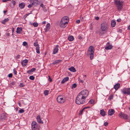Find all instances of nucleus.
Masks as SVG:
<instances>
[{
    "instance_id": "nucleus-41",
    "label": "nucleus",
    "mask_w": 130,
    "mask_h": 130,
    "mask_svg": "<svg viewBox=\"0 0 130 130\" xmlns=\"http://www.w3.org/2000/svg\"><path fill=\"white\" fill-rule=\"evenodd\" d=\"M12 73H10L8 75V77H12Z\"/></svg>"
},
{
    "instance_id": "nucleus-52",
    "label": "nucleus",
    "mask_w": 130,
    "mask_h": 130,
    "mask_svg": "<svg viewBox=\"0 0 130 130\" xmlns=\"http://www.w3.org/2000/svg\"><path fill=\"white\" fill-rule=\"evenodd\" d=\"M78 38L80 39H81L82 38V37L80 35H79L78 36Z\"/></svg>"
},
{
    "instance_id": "nucleus-3",
    "label": "nucleus",
    "mask_w": 130,
    "mask_h": 130,
    "mask_svg": "<svg viewBox=\"0 0 130 130\" xmlns=\"http://www.w3.org/2000/svg\"><path fill=\"white\" fill-rule=\"evenodd\" d=\"M94 51V48L92 46H90L88 50L87 55L90 56V59L91 60H92L93 59Z\"/></svg>"
},
{
    "instance_id": "nucleus-38",
    "label": "nucleus",
    "mask_w": 130,
    "mask_h": 130,
    "mask_svg": "<svg viewBox=\"0 0 130 130\" xmlns=\"http://www.w3.org/2000/svg\"><path fill=\"white\" fill-rule=\"evenodd\" d=\"M19 86L20 87H23L24 86V85L23 83H20Z\"/></svg>"
},
{
    "instance_id": "nucleus-51",
    "label": "nucleus",
    "mask_w": 130,
    "mask_h": 130,
    "mask_svg": "<svg viewBox=\"0 0 130 130\" xmlns=\"http://www.w3.org/2000/svg\"><path fill=\"white\" fill-rule=\"evenodd\" d=\"M80 22V20H77L76 21V23H79Z\"/></svg>"
},
{
    "instance_id": "nucleus-64",
    "label": "nucleus",
    "mask_w": 130,
    "mask_h": 130,
    "mask_svg": "<svg viewBox=\"0 0 130 130\" xmlns=\"http://www.w3.org/2000/svg\"><path fill=\"white\" fill-rule=\"evenodd\" d=\"M86 77V75H85L84 76V77Z\"/></svg>"
},
{
    "instance_id": "nucleus-48",
    "label": "nucleus",
    "mask_w": 130,
    "mask_h": 130,
    "mask_svg": "<svg viewBox=\"0 0 130 130\" xmlns=\"http://www.w3.org/2000/svg\"><path fill=\"white\" fill-rule=\"evenodd\" d=\"M32 72H31V70H29L27 72V73H28V74H30Z\"/></svg>"
},
{
    "instance_id": "nucleus-23",
    "label": "nucleus",
    "mask_w": 130,
    "mask_h": 130,
    "mask_svg": "<svg viewBox=\"0 0 130 130\" xmlns=\"http://www.w3.org/2000/svg\"><path fill=\"white\" fill-rule=\"evenodd\" d=\"M50 28V23H48L46 25V27L45 30L46 31H48Z\"/></svg>"
},
{
    "instance_id": "nucleus-36",
    "label": "nucleus",
    "mask_w": 130,
    "mask_h": 130,
    "mask_svg": "<svg viewBox=\"0 0 130 130\" xmlns=\"http://www.w3.org/2000/svg\"><path fill=\"white\" fill-rule=\"evenodd\" d=\"M84 109V108L83 109L81 110L80 111L79 113V115H81L82 114Z\"/></svg>"
},
{
    "instance_id": "nucleus-33",
    "label": "nucleus",
    "mask_w": 130,
    "mask_h": 130,
    "mask_svg": "<svg viewBox=\"0 0 130 130\" xmlns=\"http://www.w3.org/2000/svg\"><path fill=\"white\" fill-rule=\"evenodd\" d=\"M38 25V23L36 22H34L33 24V25L35 27H37Z\"/></svg>"
},
{
    "instance_id": "nucleus-56",
    "label": "nucleus",
    "mask_w": 130,
    "mask_h": 130,
    "mask_svg": "<svg viewBox=\"0 0 130 130\" xmlns=\"http://www.w3.org/2000/svg\"><path fill=\"white\" fill-rule=\"evenodd\" d=\"M49 80V81H50V82H51L52 81V80L50 78V77H49V79H48Z\"/></svg>"
},
{
    "instance_id": "nucleus-62",
    "label": "nucleus",
    "mask_w": 130,
    "mask_h": 130,
    "mask_svg": "<svg viewBox=\"0 0 130 130\" xmlns=\"http://www.w3.org/2000/svg\"><path fill=\"white\" fill-rule=\"evenodd\" d=\"M43 10H44V11L45 12L47 11V10L46 9H44Z\"/></svg>"
},
{
    "instance_id": "nucleus-43",
    "label": "nucleus",
    "mask_w": 130,
    "mask_h": 130,
    "mask_svg": "<svg viewBox=\"0 0 130 130\" xmlns=\"http://www.w3.org/2000/svg\"><path fill=\"white\" fill-rule=\"evenodd\" d=\"M36 70L35 68H32L31 69V72H33L34 71H35Z\"/></svg>"
},
{
    "instance_id": "nucleus-44",
    "label": "nucleus",
    "mask_w": 130,
    "mask_h": 130,
    "mask_svg": "<svg viewBox=\"0 0 130 130\" xmlns=\"http://www.w3.org/2000/svg\"><path fill=\"white\" fill-rule=\"evenodd\" d=\"M33 5L32 4H29L28 5L27 7L29 8H30L32 7V6Z\"/></svg>"
},
{
    "instance_id": "nucleus-34",
    "label": "nucleus",
    "mask_w": 130,
    "mask_h": 130,
    "mask_svg": "<svg viewBox=\"0 0 130 130\" xmlns=\"http://www.w3.org/2000/svg\"><path fill=\"white\" fill-rule=\"evenodd\" d=\"M24 112V110L22 109H20L19 110V112L20 113H22Z\"/></svg>"
},
{
    "instance_id": "nucleus-57",
    "label": "nucleus",
    "mask_w": 130,
    "mask_h": 130,
    "mask_svg": "<svg viewBox=\"0 0 130 130\" xmlns=\"http://www.w3.org/2000/svg\"><path fill=\"white\" fill-rule=\"evenodd\" d=\"M2 2H4V3H5V2H6V0H3L2 1Z\"/></svg>"
},
{
    "instance_id": "nucleus-63",
    "label": "nucleus",
    "mask_w": 130,
    "mask_h": 130,
    "mask_svg": "<svg viewBox=\"0 0 130 130\" xmlns=\"http://www.w3.org/2000/svg\"><path fill=\"white\" fill-rule=\"evenodd\" d=\"M31 12H30V13H28V14L29 15V14H31Z\"/></svg>"
},
{
    "instance_id": "nucleus-50",
    "label": "nucleus",
    "mask_w": 130,
    "mask_h": 130,
    "mask_svg": "<svg viewBox=\"0 0 130 130\" xmlns=\"http://www.w3.org/2000/svg\"><path fill=\"white\" fill-rule=\"evenodd\" d=\"M95 19L98 20L99 19V18L98 17H95Z\"/></svg>"
},
{
    "instance_id": "nucleus-60",
    "label": "nucleus",
    "mask_w": 130,
    "mask_h": 130,
    "mask_svg": "<svg viewBox=\"0 0 130 130\" xmlns=\"http://www.w3.org/2000/svg\"><path fill=\"white\" fill-rule=\"evenodd\" d=\"M28 14L27 13V14H26V15H24V16H26V17H26L27 16H28Z\"/></svg>"
},
{
    "instance_id": "nucleus-28",
    "label": "nucleus",
    "mask_w": 130,
    "mask_h": 130,
    "mask_svg": "<svg viewBox=\"0 0 130 130\" xmlns=\"http://www.w3.org/2000/svg\"><path fill=\"white\" fill-rule=\"evenodd\" d=\"M9 19L7 18L6 19H5L2 22V23L3 24H5L6 22L8 21Z\"/></svg>"
},
{
    "instance_id": "nucleus-10",
    "label": "nucleus",
    "mask_w": 130,
    "mask_h": 130,
    "mask_svg": "<svg viewBox=\"0 0 130 130\" xmlns=\"http://www.w3.org/2000/svg\"><path fill=\"white\" fill-rule=\"evenodd\" d=\"M60 22H66L68 23L69 22V18L67 16H64L62 18Z\"/></svg>"
},
{
    "instance_id": "nucleus-17",
    "label": "nucleus",
    "mask_w": 130,
    "mask_h": 130,
    "mask_svg": "<svg viewBox=\"0 0 130 130\" xmlns=\"http://www.w3.org/2000/svg\"><path fill=\"white\" fill-rule=\"evenodd\" d=\"M115 113L114 110L112 109H109L108 111V114L110 116L112 115Z\"/></svg>"
},
{
    "instance_id": "nucleus-42",
    "label": "nucleus",
    "mask_w": 130,
    "mask_h": 130,
    "mask_svg": "<svg viewBox=\"0 0 130 130\" xmlns=\"http://www.w3.org/2000/svg\"><path fill=\"white\" fill-rule=\"evenodd\" d=\"M12 3L13 4V6H14L15 4V2L14 1L12 0L11 1Z\"/></svg>"
},
{
    "instance_id": "nucleus-9",
    "label": "nucleus",
    "mask_w": 130,
    "mask_h": 130,
    "mask_svg": "<svg viewBox=\"0 0 130 130\" xmlns=\"http://www.w3.org/2000/svg\"><path fill=\"white\" fill-rule=\"evenodd\" d=\"M107 23H104L101 24V29L102 31H105L107 30Z\"/></svg>"
},
{
    "instance_id": "nucleus-16",
    "label": "nucleus",
    "mask_w": 130,
    "mask_h": 130,
    "mask_svg": "<svg viewBox=\"0 0 130 130\" xmlns=\"http://www.w3.org/2000/svg\"><path fill=\"white\" fill-rule=\"evenodd\" d=\"M37 121L39 123L43 124V122L41 120L40 116V115H39L38 116L37 118Z\"/></svg>"
},
{
    "instance_id": "nucleus-30",
    "label": "nucleus",
    "mask_w": 130,
    "mask_h": 130,
    "mask_svg": "<svg viewBox=\"0 0 130 130\" xmlns=\"http://www.w3.org/2000/svg\"><path fill=\"white\" fill-rule=\"evenodd\" d=\"M49 91L48 90H45L44 91V94L45 95H47L48 94Z\"/></svg>"
},
{
    "instance_id": "nucleus-25",
    "label": "nucleus",
    "mask_w": 130,
    "mask_h": 130,
    "mask_svg": "<svg viewBox=\"0 0 130 130\" xmlns=\"http://www.w3.org/2000/svg\"><path fill=\"white\" fill-rule=\"evenodd\" d=\"M100 114L102 116H105L106 115V113L104 110L102 109L101 110H100Z\"/></svg>"
},
{
    "instance_id": "nucleus-14",
    "label": "nucleus",
    "mask_w": 130,
    "mask_h": 130,
    "mask_svg": "<svg viewBox=\"0 0 130 130\" xmlns=\"http://www.w3.org/2000/svg\"><path fill=\"white\" fill-rule=\"evenodd\" d=\"M112 47V46L110 45L109 42L107 43V46L105 47V49L106 50H109L111 49Z\"/></svg>"
},
{
    "instance_id": "nucleus-15",
    "label": "nucleus",
    "mask_w": 130,
    "mask_h": 130,
    "mask_svg": "<svg viewBox=\"0 0 130 130\" xmlns=\"http://www.w3.org/2000/svg\"><path fill=\"white\" fill-rule=\"evenodd\" d=\"M58 47L59 45H57L56 46L55 48L54 49V51L53 53V54H55L58 52Z\"/></svg>"
},
{
    "instance_id": "nucleus-19",
    "label": "nucleus",
    "mask_w": 130,
    "mask_h": 130,
    "mask_svg": "<svg viewBox=\"0 0 130 130\" xmlns=\"http://www.w3.org/2000/svg\"><path fill=\"white\" fill-rule=\"evenodd\" d=\"M120 84L119 83H117L114 86V88L116 90H117L120 87Z\"/></svg>"
},
{
    "instance_id": "nucleus-13",
    "label": "nucleus",
    "mask_w": 130,
    "mask_h": 130,
    "mask_svg": "<svg viewBox=\"0 0 130 130\" xmlns=\"http://www.w3.org/2000/svg\"><path fill=\"white\" fill-rule=\"evenodd\" d=\"M28 62V60L27 59H25L21 61V64L23 66L25 67L26 66Z\"/></svg>"
},
{
    "instance_id": "nucleus-47",
    "label": "nucleus",
    "mask_w": 130,
    "mask_h": 130,
    "mask_svg": "<svg viewBox=\"0 0 130 130\" xmlns=\"http://www.w3.org/2000/svg\"><path fill=\"white\" fill-rule=\"evenodd\" d=\"M40 6L41 7H42V8H43V9H44L45 7H44V5H43V4H41Z\"/></svg>"
},
{
    "instance_id": "nucleus-5",
    "label": "nucleus",
    "mask_w": 130,
    "mask_h": 130,
    "mask_svg": "<svg viewBox=\"0 0 130 130\" xmlns=\"http://www.w3.org/2000/svg\"><path fill=\"white\" fill-rule=\"evenodd\" d=\"M29 2L33 5L35 6L40 4V1L38 0H30Z\"/></svg>"
},
{
    "instance_id": "nucleus-58",
    "label": "nucleus",
    "mask_w": 130,
    "mask_h": 130,
    "mask_svg": "<svg viewBox=\"0 0 130 130\" xmlns=\"http://www.w3.org/2000/svg\"><path fill=\"white\" fill-rule=\"evenodd\" d=\"M128 29L129 30H130V25L128 26Z\"/></svg>"
},
{
    "instance_id": "nucleus-37",
    "label": "nucleus",
    "mask_w": 130,
    "mask_h": 130,
    "mask_svg": "<svg viewBox=\"0 0 130 130\" xmlns=\"http://www.w3.org/2000/svg\"><path fill=\"white\" fill-rule=\"evenodd\" d=\"M23 46H26V45H27V43L26 42L24 41V42H23Z\"/></svg>"
},
{
    "instance_id": "nucleus-21",
    "label": "nucleus",
    "mask_w": 130,
    "mask_h": 130,
    "mask_svg": "<svg viewBox=\"0 0 130 130\" xmlns=\"http://www.w3.org/2000/svg\"><path fill=\"white\" fill-rule=\"evenodd\" d=\"M25 5V4L24 3H21L19 4V7L21 9H23Z\"/></svg>"
},
{
    "instance_id": "nucleus-18",
    "label": "nucleus",
    "mask_w": 130,
    "mask_h": 130,
    "mask_svg": "<svg viewBox=\"0 0 130 130\" xmlns=\"http://www.w3.org/2000/svg\"><path fill=\"white\" fill-rule=\"evenodd\" d=\"M69 79V77H67L65 78H64L61 81V84H63L66 82L68 81Z\"/></svg>"
},
{
    "instance_id": "nucleus-53",
    "label": "nucleus",
    "mask_w": 130,
    "mask_h": 130,
    "mask_svg": "<svg viewBox=\"0 0 130 130\" xmlns=\"http://www.w3.org/2000/svg\"><path fill=\"white\" fill-rule=\"evenodd\" d=\"M121 19H118L117 20V21L118 22H121Z\"/></svg>"
},
{
    "instance_id": "nucleus-11",
    "label": "nucleus",
    "mask_w": 130,
    "mask_h": 130,
    "mask_svg": "<svg viewBox=\"0 0 130 130\" xmlns=\"http://www.w3.org/2000/svg\"><path fill=\"white\" fill-rule=\"evenodd\" d=\"M68 23L66 22H60L59 25L61 27L64 28L67 26Z\"/></svg>"
},
{
    "instance_id": "nucleus-12",
    "label": "nucleus",
    "mask_w": 130,
    "mask_h": 130,
    "mask_svg": "<svg viewBox=\"0 0 130 130\" xmlns=\"http://www.w3.org/2000/svg\"><path fill=\"white\" fill-rule=\"evenodd\" d=\"M36 123H37L35 122H33L31 124L32 128L33 130H35L36 129Z\"/></svg>"
},
{
    "instance_id": "nucleus-6",
    "label": "nucleus",
    "mask_w": 130,
    "mask_h": 130,
    "mask_svg": "<svg viewBox=\"0 0 130 130\" xmlns=\"http://www.w3.org/2000/svg\"><path fill=\"white\" fill-rule=\"evenodd\" d=\"M121 92L123 94H127L128 95H130V88H125L121 90Z\"/></svg>"
},
{
    "instance_id": "nucleus-2",
    "label": "nucleus",
    "mask_w": 130,
    "mask_h": 130,
    "mask_svg": "<svg viewBox=\"0 0 130 130\" xmlns=\"http://www.w3.org/2000/svg\"><path fill=\"white\" fill-rule=\"evenodd\" d=\"M115 3L119 11H120L123 8V2L122 0H115Z\"/></svg>"
},
{
    "instance_id": "nucleus-55",
    "label": "nucleus",
    "mask_w": 130,
    "mask_h": 130,
    "mask_svg": "<svg viewBox=\"0 0 130 130\" xmlns=\"http://www.w3.org/2000/svg\"><path fill=\"white\" fill-rule=\"evenodd\" d=\"M7 10H5V11H3V12L4 13H6V12H7Z\"/></svg>"
},
{
    "instance_id": "nucleus-26",
    "label": "nucleus",
    "mask_w": 130,
    "mask_h": 130,
    "mask_svg": "<svg viewBox=\"0 0 130 130\" xmlns=\"http://www.w3.org/2000/svg\"><path fill=\"white\" fill-rule=\"evenodd\" d=\"M62 60H56L52 64H56L59 63Z\"/></svg>"
},
{
    "instance_id": "nucleus-59",
    "label": "nucleus",
    "mask_w": 130,
    "mask_h": 130,
    "mask_svg": "<svg viewBox=\"0 0 130 130\" xmlns=\"http://www.w3.org/2000/svg\"><path fill=\"white\" fill-rule=\"evenodd\" d=\"M10 34L9 33H8L7 34V35L8 36H10Z\"/></svg>"
},
{
    "instance_id": "nucleus-49",
    "label": "nucleus",
    "mask_w": 130,
    "mask_h": 130,
    "mask_svg": "<svg viewBox=\"0 0 130 130\" xmlns=\"http://www.w3.org/2000/svg\"><path fill=\"white\" fill-rule=\"evenodd\" d=\"M14 28H12V35H13V33L14 32Z\"/></svg>"
},
{
    "instance_id": "nucleus-24",
    "label": "nucleus",
    "mask_w": 130,
    "mask_h": 130,
    "mask_svg": "<svg viewBox=\"0 0 130 130\" xmlns=\"http://www.w3.org/2000/svg\"><path fill=\"white\" fill-rule=\"evenodd\" d=\"M22 30V28L21 27L19 28L18 27L17 28L16 32L17 33L20 34Z\"/></svg>"
},
{
    "instance_id": "nucleus-22",
    "label": "nucleus",
    "mask_w": 130,
    "mask_h": 130,
    "mask_svg": "<svg viewBox=\"0 0 130 130\" xmlns=\"http://www.w3.org/2000/svg\"><path fill=\"white\" fill-rule=\"evenodd\" d=\"M69 70L73 72H75L76 71L75 69L73 67H71L69 68Z\"/></svg>"
},
{
    "instance_id": "nucleus-27",
    "label": "nucleus",
    "mask_w": 130,
    "mask_h": 130,
    "mask_svg": "<svg viewBox=\"0 0 130 130\" xmlns=\"http://www.w3.org/2000/svg\"><path fill=\"white\" fill-rule=\"evenodd\" d=\"M116 23L115 21L114 20H112L111 21V26L112 27H113L115 26Z\"/></svg>"
},
{
    "instance_id": "nucleus-45",
    "label": "nucleus",
    "mask_w": 130,
    "mask_h": 130,
    "mask_svg": "<svg viewBox=\"0 0 130 130\" xmlns=\"http://www.w3.org/2000/svg\"><path fill=\"white\" fill-rule=\"evenodd\" d=\"M108 123L107 122H105L104 123V125L105 126H107L108 125Z\"/></svg>"
},
{
    "instance_id": "nucleus-39",
    "label": "nucleus",
    "mask_w": 130,
    "mask_h": 130,
    "mask_svg": "<svg viewBox=\"0 0 130 130\" xmlns=\"http://www.w3.org/2000/svg\"><path fill=\"white\" fill-rule=\"evenodd\" d=\"M13 73L15 75H17V72L16 71L15 69H14L13 70Z\"/></svg>"
},
{
    "instance_id": "nucleus-46",
    "label": "nucleus",
    "mask_w": 130,
    "mask_h": 130,
    "mask_svg": "<svg viewBox=\"0 0 130 130\" xmlns=\"http://www.w3.org/2000/svg\"><path fill=\"white\" fill-rule=\"evenodd\" d=\"M20 55H18L16 57V58L17 59L19 58H20Z\"/></svg>"
},
{
    "instance_id": "nucleus-29",
    "label": "nucleus",
    "mask_w": 130,
    "mask_h": 130,
    "mask_svg": "<svg viewBox=\"0 0 130 130\" xmlns=\"http://www.w3.org/2000/svg\"><path fill=\"white\" fill-rule=\"evenodd\" d=\"M68 39L69 41H72L73 40L74 38L73 36H71L68 37Z\"/></svg>"
},
{
    "instance_id": "nucleus-1",
    "label": "nucleus",
    "mask_w": 130,
    "mask_h": 130,
    "mask_svg": "<svg viewBox=\"0 0 130 130\" xmlns=\"http://www.w3.org/2000/svg\"><path fill=\"white\" fill-rule=\"evenodd\" d=\"M89 94V92L87 90H84L78 94L76 97L75 103L79 105L84 103L86 101V98Z\"/></svg>"
},
{
    "instance_id": "nucleus-61",
    "label": "nucleus",
    "mask_w": 130,
    "mask_h": 130,
    "mask_svg": "<svg viewBox=\"0 0 130 130\" xmlns=\"http://www.w3.org/2000/svg\"><path fill=\"white\" fill-rule=\"evenodd\" d=\"M18 104H19V106H21V104H20V103H19Z\"/></svg>"
},
{
    "instance_id": "nucleus-31",
    "label": "nucleus",
    "mask_w": 130,
    "mask_h": 130,
    "mask_svg": "<svg viewBox=\"0 0 130 130\" xmlns=\"http://www.w3.org/2000/svg\"><path fill=\"white\" fill-rule=\"evenodd\" d=\"M113 95H111L109 96V98L108 99L109 100H111L113 98Z\"/></svg>"
},
{
    "instance_id": "nucleus-7",
    "label": "nucleus",
    "mask_w": 130,
    "mask_h": 130,
    "mask_svg": "<svg viewBox=\"0 0 130 130\" xmlns=\"http://www.w3.org/2000/svg\"><path fill=\"white\" fill-rule=\"evenodd\" d=\"M119 116L120 118L125 120L128 119V117L127 114L122 112H121L119 113Z\"/></svg>"
},
{
    "instance_id": "nucleus-35",
    "label": "nucleus",
    "mask_w": 130,
    "mask_h": 130,
    "mask_svg": "<svg viewBox=\"0 0 130 130\" xmlns=\"http://www.w3.org/2000/svg\"><path fill=\"white\" fill-rule=\"evenodd\" d=\"M30 79L32 80H34L35 79V77L33 76H31L29 77Z\"/></svg>"
},
{
    "instance_id": "nucleus-54",
    "label": "nucleus",
    "mask_w": 130,
    "mask_h": 130,
    "mask_svg": "<svg viewBox=\"0 0 130 130\" xmlns=\"http://www.w3.org/2000/svg\"><path fill=\"white\" fill-rule=\"evenodd\" d=\"M46 23V22L45 21H44L42 22L43 24H45Z\"/></svg>"
},
{
    "instance_id": "nucleus-40",
    "label": "nucleus",
    "mask_w": 130,
    "mask_h": 130,
    "mask_svg": "<svg viewBox=\"0 0 130 130\" xmlns=\"http://www.w3.org/2000/svg\"><path fill=\"white\" fill-rule=\"evenodd\" d=\"M89 102L92 104H93L94 102V101L92 99H91L89 101Z\"/></svg>"
},
{
    "instance_id": "nucleus-32",
    "label": "nucleus",
    "mask_w": 130,
    "mask_h": 130,
    "mask_svg": "<svg viewBox=\"0 0 130 130\" xmlns=\"http://www.w3.org/2000/svg\"><path fill=\"white\" fill-rule=\"evenodd\" d=\"M77 86V85L76 84H74L72 86L71 88L73 89L76 88Z\"/></svg>"
},
{
    "instance_id": "nucleus-20",
    "label": "nucleus",
    "mask_w": 130,
    "mask_h": 130,
    "mask_svg": "<svg viewBox=\"0 0 130 130\" xmlns=\"http://www.w3.org/2000/svg\"><path fill=\"white\" fill-rule=\"evenodd\" d=\"M1 119L2 120H5L6 118V114L5 113H2L1 115Z\"/></svg>"
},
{
    "instance_id": "nucleus-8",
    "label": "nucleus",
    "mask_w": 130,
    "mask_h": 130,
    "mask_svg": "<svg viewBox=\"0 0 130 130\" xmlns=\"http://www.w3.org/2000/svg\"><path fill=\"white\" fill-rule=\"evenodd\" d=\"M34 44L35 46H36V50L37 53L38 54H39L40 53V47H39V45L38 43V42L37 40L34 42Z\"/></svg>"
},
{
    "instance_id": "nucleus-4",
    "label": "nucleus",
    "mask_w": 130,
    "mask_h": 130,
    "mask_svg": "<svg viewBox=\"0 0 130 130\" xmlns=\"http://www.w3.org/2000/svg\"><path fill=\"white\" fill-rule=\"evenodd\" d=\"M57 100L58 102L60 103H63L66 101V98L61 95L59 96L57 98Z\"/></svg>"
}]
</instances>
